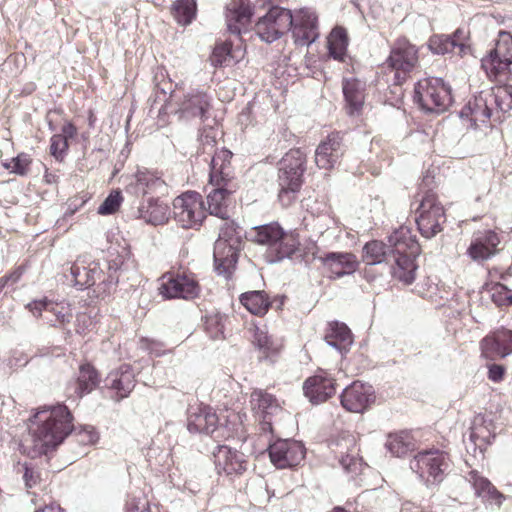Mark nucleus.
<instances>
[{"mask_svg": "<svg viewBox=\"0 0 512 512\" xmlns=\"http://www.w3.org/2000/svg\"><path fill=\"white\" fill-rule=\"evenodd\" d=\"M73 415L64 404L40 406L29 418L32 457L54 451L73 431Z\"/></svg>", "mask_w": 512, "mask_h": 512, "instance_id": "nucleus-1", "label": "nucleus"}, {"mask_svg": "<svg viewBox=\"0 0 512 512\" xmlns=\"http://www.w3.org/2000/svg\"><path fill=\"white\" fill-rule=\"evenodd\" d=\"M232 152L221 149L215 152L210 163V183L214 189L207 196L210 214L225 219L230 196L237 190L231 165Z\"/></svg>", "mask_w": 512, "mask_h": 512, "instance_id": "nucleus-2", "label": "nucleus"}, {"mask_svg": "<svg viewBox=\"0 0 512 512\" xmlns=\"http://www.w3.org/2000/svg\"><path fill=\"white\" fill-rule=\"evenodd\" d=\"M392 246L390 258L394 264L391 273L394 279L409 285L416 277L415 258L419 254V244L407 227H401L389 237Z\"/></svg>", "mask_w": 512, "mask_h": 512, "instance_id": "nucleus-3", "label": "nucleus"}, {"mask_svg": "<svg viewBox=\"0 0 512 512\" xmlns=\"http://www.w3.org/2000/svg\"><path fill=\"white\" fill-rule=\"evenodd\" d=\"M306 157L300 149H290L278 163V201L283 207L292 205L304 182Z\"/></svg>", "mask_w": 512, "mask_h": 512, "instance_id": "nucleus-4", "label": "nucleus"}, {"mask_svg": "<svg viewBox=\"0 0 512 512\" xmlns=\"http://www.w3.org/2000/svg\"><path fill=\"white\" fill-rule=\"evenodd\" d=\"M451 466L449 454L438 449L419 452L410 461V468L426 485L440 484Z\"/></svg>", "mask_w": 512, "mask_h": 512, "instance_id": "nucleus-5", "label": "nucleus"}, {"mask_svg": "<svg viewBox=\"0 0 512 512\" xmlns=\"http://www.w3.org/2000/svg\"><path fill=\"white\" fill-rule=\"evenodd\" d=\"M160 282V294L167 299L191 300L199 297L201 292L196 275L186 268H178L164 273Z\"/></svg>", "mask_w": 512, "mask_h": 512, "instance_id": "nucleus-6", "label": "nucleus"}, {"mask_svg": "<svg viewBox=\"0 0 512 512\" xmlns=\"http://www.w3.org/2000/svg\"><path fill=\"white\" fill-rule=\"evenodd\" d=\"M415 101L427 112H444L452 103L451 88L441 78L419 80L415 86Z\"/></svg>", "mask_w": 512, "mask_h": 512, "instance_id": "nucleus-7", "label": "nucleus"}, {"mask_svg": "<svg viewBox=\"0 0 512 512\" xmlns=\"http://www.w3.org/2000/svg\"><path fill=\"white\" fill-rule=\"evenodd\" d=\"M173 216L177 223L191 229L200 226L206 218V208L202 196L194 191L183 193L173 201Z\"/></svg>", "mask_w": 512, "mask_h": 512, "instance_id": "nucleus-8", "label": "nucleus"}, {"mask_svg": "<svg viewBox=\"0 0 512 512\" xmlns=\"http://www.w3.org/2000/svg\"><path fill=\"white\" fill-rule=\"evenodd\" d=\"M416 223L420 234L431 239L442 231V225L446 222L443 206L437 202L436 195L428 191L422 197L417 209Z\"/></svg>", "mask_w": 512, "mask_h": 512, "instance_id": "nucleus-9", "label": "nucleus"}, {"mask_svg": "<svg viewBox=\"0 0 512 512\" xmlns=\"http://www.w3.org/2000/svg\"><path fill=\"white\" fill-rule=\"evenodd\" d=\"M248 332L251 345L257 353L258 361L269 364L276 363L285 348L284 339L269 333L266 325L256 323L250 324Z\"/></svg>", "mask_w": 512, "mask_h": 512, "instance_id": "nucleus-10", "label": "nucleus"}, {"mask_svg": "<svg viewBox=\"0 0 512 512\" xmlns=\"http://www.w3.org/2000/svg\"><path fill=\"white\" fill-rule=\"evenodd\" d=\"M292 25L293 15L290 10L273 6L256 21L254 31L261 40L271 43L289 31Z\"/></svg>", "mask_w": 512, "mask_h": 512, "instance_id": "nucleus-11", "label": "nucleus"}, {"mask_svg": "<svg viewBox=\"0 0 512 512\" xmlns=\"http://www.w3.org/2000/svg\"><path fill=\"white\" fill-rule=\"evenodd\" d=\"M394 72V83L402 84L418 64V50L406 39H399L391 49L386 61Z\"/></svg>", "mask_w": 512, "mask_h": 512, "instance_id": "nucleus-12", "label": "nucleus"}, {"mask_svg": "<svg viewBox=\"0 0 512 512\" xmlns=\"http://www.w3.org/2000/svg\"><path fill=\"white\" fill-rule=\"evenodd\" d=\"M251 409L262 432H273V418L283 412L277 398L263 389H254L250 395Z\"/></svg>", "mask_w": 512, "mask_h": 512, "instance_id": "nucleus-13", "label": "nucleus"}, {"mask_svg": "<svg viewBox=\"0 0 512 512\" xmlns=\"http://www.w3.org/2000/svg\"><path fill=\"white\" fill-rule=\"evenodd\" d=\"M330 455H326V461L331 466L339 464L344 470L351 471L357 463L356 440L354 436L343 432L336 438L328 440Z\"/></svg>", "mask_w": 512, "mask_h": 512, "instance_id": "nucleus-14", "label": "nucleus"}, {"mask_svg": "<svg viewBox=\"0 0 512 512\" xmlns=\"http://www.w3.org/2000/svg\"><path fill=\"white\" fill-rule=\"evenodd\" d=\"M481 63L489 76L496 77L507 70L512 64V34L508 31H500L494 49L482 59Z\"/></svg>", "mask_w": 512, "mask_h": 512, "instance_id": "nucleus-15", "label": "nucleus"}, {"mask_svg": "<svg viewBox=\"0 0 512 512\" xmlns=\"http://www.w3.org/2000/svg\"><path fill=\"white\" fill-rule=\"evenodd\" d=\"M213 459L220 475L240 476L247 470L248 459L244 453L228 445H218L213 451Z\"/></svg>", "mask_w": 512, "mask_h": 512, "instance_id": "nucleus-16", "label": "nucleus"}, {"mask_svg": "<svg viewBox=\"0 0 512 512\" xmlns=\"http://www.w3.org/2000/svg\"><path fill=\"white\" fill-rule=\"evenodd\" d=\"M481 357L495 361L512 354V330L499 328L487 334L480 342Z\"/></svg>", "mask_w": 512, "mask_h": 512, "instance_id": "nucleus-17", "label": "nucleus"}, {"mask_svg": "<svg viewBox=\"0 0 512 512\" xmlns=\"http://www.w3.org/2000/svg\"><path fill=\"white\" fill-rule=\"evenodd\" d=\"M268 451L272 463L280 469L297 466L305 454L303 445L294 440H277Z\"/></svg>", "mask_w": 512, "mask_h": 512, "instance_id": "nucleus-18", "label": "nucleus"}, {"mask_svg": "<svg viewBox=\"0 0 512 512\" xmlns=\"http://www.w3.org/2000/svg\"><path fill=\"white\" fill-rule=\"evenodd\" d=\"M167 189L163 179V173L148 168L138 169L134 175V181L127 186V192L136 196H148L162 193Z\"/></svg>", "mask_w": 512, "mask_h": 512, "instance_id": "nucleus-19", "label": "nucleus"}, {"mask_svg": "<svg viewBox=\"0 0 512 512\" xmlns=\"http://www.w3.org/2000/svg\"><path fill=\"white\" fill-rule=\"evenodd\" d=\"M340 401L347 411L362 413L375 401V391L371 385L355 381L343 390Z\"/></svg>", "mask_w": 512, "mask_h": 512, "instance_id": "nucleus-20", "label": "nucleus"}, {"mask_svg": "<svg viewBox=\"0 0 512 512\" xmlns=\"http://www.w3.org/2000/svg\"><path fill=\"white\" fill-rule=\"evenodd\" d=\"M220 426L219 416L211 406L200 404L188 410L187 429L189 432L213 435Z\"/></svg>", "mask_w": 512, "mask_h": 512, "instance_id": "nucleus-21", "label": "nucleus"}, {"mask_svg": "<svg viewBox=\"0 0 512 512\" xmlns=\"http://www.w3.org/2000/svg\"><path fill=\"white\" fill-rule=\"evenodd\" d=\"M135 385V374L129 364H122L112 370L105 379V387L111 391V398L117 402L127 398Z\"/></svg>", "mask_w": 512, "mask_h": 512, "instance_id": "nucleus-22", "label": "nucleus"}, {"mask_svg": "<svg viewBox=\"0 0 512 512\" xmlns=\"http://www.w3.org/2000/svg\"><path fill=\"white\" fill-rule=\"evenodd\" d=\"M26 308L36 317H40L43 311L50 313L53 318L48 320L55 327H65L73 318L72 308L69 303L54 302L46 297L30 302Z\"/></svg>", "mask_w": 512, "mask_h": 512, "instance_id": "nucleus-23", "label": "nucleus"}, {"mask_svg": "<svg viewBox=\"0 0 512 512\" xmlns=\"http://www.w3.org/2000/svg\"><path fill=\"white\" fill-rule=\"evenodd\" d=\"M178 105L177 112L181 118L206 119V114L211 108L210 97L205 91L193 89L190 92L178 97L176 102Z\"/></svg>", "mask_w": 512, "mask_h": 512, "instance_id": "nucleus-24", "label": "nucleus"}, {"mask_svg": "<svg viewBox=\"0 0 512 512\" xmlns=\"http://www.w3.org/2000/svg\"><path fill=\"white\" fill-rule=\"evenodd\" d=\"M253 9L249 0H231L226 6L225 19L230 33L241 35L251 26Z\"/></svg>", "mask_w": 512, "mask_h": 512, "instance_id": "nucleus-25", "label": "nucleus"}, {"mask_svg": "<svg viewBox=\"0 0 512 512\" xmlns=\"http://www.w3.org/2000/svg\"><path fill=\"white\" fill-rule=\"evenodd\" d=\"M358 267V261L352 253L331 252L322 257V268L329 279L352 274Z\"/></svg>", "mask_w": 512, "mask_h": 512, "instance_id": "nucleus-26", "label": "nucleus"}, {"mask_svg": "<svg viewBox=\"0 0 512 512\" xmlns=\"http://www.w3.org/2000/svg\"><path fill=\"white\" fill-rule=\"evenodd\" d=\"M101 269L97 262L89 261L85 257H78L71 265L69 274L65 277L74 285L79 287H90L100 278Z\"/></svg>", "mask_w": 512, "mask_h": 512, "instance_id": "nucleus-27", "label": "nucleus"}, {"mask_svg": "<svg viewBox=\"0 0 512 512\" xmlns=\"http://www.w3.org/2000/svg\"><path fill=\"white\" fill-rule=\"evenodd\" d=\"M494 115L487 92H481L470 100L460 111L462 119H468L471 126L477 128L478 123H486Z\"/></svg>", "mask_w": 512, "mask_h": 512, "instance_id": "nucleus-28", "label": "nucleus"}, {"mask_svg": "<svg viewBox=\"0 0 512 512\" xmlns=\"http://www.w3.org/2000/svg\"><path fill=\"white\" fill-rule=\"evenodd\" d=\"M238 261V250L231 244L216 240L214 244V266L219 275L226 279L232 277Z\"/></svg>", "mask_w": 512, "mask_h": 512, "instance_id": "nucleus-29", "label": "nucleus"}, {"mask_svg": "<svg viewBox=\"0 0 512 512\" xmlns=\"http://www.w3.org/2000/svg\"><path fill=\"white\" fill-rule=\"evenodd\" d=\"M500 243L498 235L491 230L475 234L467 253L474 261H484L496 253Z\"/></svg>", "mask_w": 512, "mask_h": 512, "instance_id": "nucleus-30", "label": "nucleus"}, {"mask_svg": "<svg viewBox=\"0 0 512 512\" xmlns=\"http://www.w3.org/2000/svg\"><path fill=\"white\" fill-rule=\"evenodd\" d=\"M294 35L297 41L310 45L318 37L317 16L309 10L301 9L293 16Z\"/></svg>", "mask_w": 512, "mask_h": 512, "instance_id": "nucleus-31", "label": "nucleus"}, {"mask_svg": "<svg viewBox=\"0 0 512 512\" xmlns=\"http://www.w3.org/2000/svg\"><path fill=\"white\" fill-rule=\"evenodd\" d=\"M300 240L298 234L283 230L282 236L277 239L275 246L266 250L265 256L268 262L275 263L291 258L299 251Z\"/></svg>", "mask_w": 512, "mask_h": 512, "instance_id": "nucleus-32", "label": "nucleus"}, {"mask_svg": "<svg viewBox=\"0 0 512 512\" xmlns=\"http://www.w3.org/2000/svg\"><path fill=\"white\" fill-rule=\"evenodd\" d=\"M366 83L356 77H344L342 90L350 115L359 114L365 100Z\"/></svg>", "mask_w": 512, "mask_h": 512, "instance_id": "nucleus-33", "label": "nucleus"}, {"mask_svg": "<svg viewBox=\"0 0 512 512\" xmlns=\"http://www.w3.org/2000/svg\"><path fill=\"white\" fill-rule=\"evenodd\" d=\"M101 383V373L88 361L80 363L75 381V393L78 397L90 394Z\"/></svg>", "mask_w": 512, "mask_h": 512, "instance_id": "nucleus-34", "label": "nucleus"}, {"mask_svg": "<svg viewBox=\"0 0 512 512\" xmlns=\"http://www.w3.org/2000/svg\"><path fill=\"white\" fill-rule=\"evenodd\" d=\"M349 37L346 28L335 26L327 36L328 58L347 63L350 57L347 53Z\"/></svg>", "mask_w": 512, "mask_h": 512, "instance_id": "nucleus-35", "label": "nucleus"}, {"mask_svg": "<svg viewBox=\"0 0 512 512\" xmlns=\"http://www.w3.org/2000/svg\"><path fill=\"white\" fill-rule=\"evenodd\" d=\"M170 207L159 198L152 197L146 205L139 208V217L152 225H163L168 222Z\"/></svg>", "mask_w": 512, "mask_h": 512, "instance_id": "nucleus-36", "label": "nucleus"}, {"mask_svg": "<svg viewBox=\"0 0 512 512\" xmlns=\"http://www.w3.org/2000/svg\"><path fill=\"white\" fill-rule=\"evenodd\" d=\"M343 154L341 134L339 132L329 133L325 140H322V168H334Z\"/></svg>", "mask_w": 512, "mask_h": 512, "instance_id": "nucleus-37", "label": "nucleus"}, {"mask_svg": "<svg viewBox=\"0 0 512 512\" xmlns=\"http://www.w3.org/2000/svg\"><path fill=\"white\" fill-rule=\"evenodd\" d=\"M324 339L329 346L340 353L347 351L352 344L350 329L346 324L337 321L328 324Z\"/></svg>", "mask_w": 512, "mask_h": 512, "instance_id": "nucleus-38", "label": "nucleus"}, {"mask_svg": "<svg viewBox=\"0 0 512 512\" xmlns=\"http://www.w3.org/2000/svg\"><path fill=\"white\" fill-rule=\"evenodd\" d=\"M462 31L457 30L452 36L449 35H433L429 39V49L434 54L454 53L458 49V53L462 54L466 46L461 42L460 36Z\"/></svg>", "mask_w": 512, "mask_h": 512, "instance_id": "nucleus-39", "label": "nucleus"}, {"mask_svg": "<svg viewBox=\"0 0 512 512\" xmlns=\"http://www.w3.org/2000/svg\"><path fill=\"white\" fill-rule=\"evenodd\" d=\"M239 301L251 314L259 317L266 315L272 305L269 295L260 290L242 293Z\"/></svg>", "mask_w": 512, "mask_h": 512, "instance_id": "nucleus-40", "label": "nucleus"}, {"mask_svg": "<svg viewBox=\"0 0 512 512\" xmlns=\"http://www.w3.org/2000/svg\"><path fill=\"white\" fill-rule=\"evenodd\" d=\"M243 56L244 51L240 47L233 50L232 43L225 41L214 47L210 61L215 67L229 66L239 62Z\"/></svg>", "mask_w": 512, "mask_h": 512, "instance_id": "nucleus-41", "label": "nucleus"}, {"mask_svg": "<svg viewBox=\"0 0 512 512\" xmlns=\"http://www.w3.org/2000/svg\"><path fill=\"white\" fill-rule=\"evenodd\" d=\"M487 95L494 109L496 120H500V113L504 115L512 109V85L497 86L487 92Z\"/></svg>", "mask_w": 512, "mask_h": 512, "instance_id": "nucleus-42", "label": "nucleus"}, {"mask_svg": "<svg viewBox=\"0 0 512 512\" xmlns=\"http://www.w3.org/2000/svg\"><path fill=\"white\" fill-rule=\"evenodd\" d=\"M385 446L391 454L401 457L415 448V441L410 432L400 431L389 434Z\"/></svg>", "mask_w": 512, "mask_h": 512, "instance_id": "nucleus-43", "label": "nucleus"}, {"mask_svg": "<svg viewBox=\"0 0 512 512\" xmlns=\"http://www.w3.org/2000/svg\"><path fill=\"white\" fill-rule=\"evenodd\" d=\"M392 246H386L383 242L374 240L365 244L363 248V261L367 265H376L389 261Z\"/></svg>", "mask_w": 512, "mask_h": 512, "instance_id": "nucleus-44", "label": "nucleus"}, {"mask_svg": "<svg viewBox=\"0 0 512 512\" xmlns=\"http://www.w3.org/2000/svg\"><path fill=\"white\" fill-rule=\"evenodd\" d=\"M283 228L276 222L261 225L253 228V240L261 245H266L267 249L275 246L277 239L282 236Z\"/></svg>", "mask_w": 512, "mask_h": 512, "instance_id": "nucleus-45", "label": "nucleus"}, {"mask_svg": "<svg viewBox=\"0 0 512 512\" xmlns=\"http://www.w3.org/2000/svg\"><path fill=\"white\" fill-rule=\"evenodd\" d=\"M196 9L195 0H176L172 5V15L179 24L187 25L195 17Z\"/></svg>", "mask_w": 512, "mask_h": 512, "instance_id": "nucleus-46", "label": "nucleus"}, {"mask_svg": "<svg viewBox=\"0 0 512 512\" xmlns=\"http://www.w3.org/2000/svg\"><path fill=\"white\" fill-rule=\"evenodd\" d=\"M155 81L156 94L160 93L164 97H166V95L169 94V97L165 99V101L168 103L176 102L179 95L175 90H173L172 81L168 77H166V75L163 72H159L155 75Z\"/></svg>", "mask_w": 512, "mask_h": 512, "instance_id": "nucleus-47", "label": "nucleus"}, {"mask_svg": "<svg viewBox=\"0 0 512 512\" xmlns=\"http://www.w3.org/2000/svg\"><path fill=\"white\" fill-rule=\"evenodd\" d=\"M223 223L220 226L219 237L217 240H222L226 243H234L238 242L239 236V226L235 223V221L229 219V215L222 219Z\"/></svg>", "mask_w": 512, "mask_h": 512, "instance_id": "nucleus-48", "label": "nucleus"}, {"mask_svg": "<svg viewBox=\"0 0 512 512\" xmlns=\"http://www.w3.org/2000/svg\"><path fill=\"white\" fill-rule=\"evenodd\" d=\"M205 329L214 339L220 338L224 333V317L219 314H211L205 317Z\"/></svg>", "mask_w": 512, "mask_h": 512, "instance_id": "nucleus-49", "label": "nucleus"}, {"mask_svg": "<svg viewBox=\"0 0 512 512\" xmlns=\"http://www.w3.org/2000/svg\"><path fill=\"white\" fill-rule=\"evenodd\" d=\"M123 197L120 191H114L99 206L98 213L101 215H109L117 212L121 206Z\"/></svg>", "mask_w": 512, "mask_h": 512, "instance_id": "nucleus-50", "label": "nucleus"}, {"mask_svg": "<svg viewBox=\"0 0 512 512\" xmlns=\"http://www.w3.org/2000/svg\"><path fill=\"white\" fill-rule=\"evenodd\" d=\"M69 149V143L65 139V136L55 134L50 139V153L57 161H63L67 151Z\"/></svg>", "mask_w": 512, "mask_h": 512, "instance_id": "nucleus-51", "label": "nucleus"}, {"mask_svg": "<svg viewBox=\"0 0 512 512\" xmlns=\"http://www.w3.org/2000/svg\"><path fill=\"white\" fill-rule=\"evenodd\" d=\"M304 395L313 404H319L320 402V377L312 376L306 379L303 384Z\"/></svg>", "mask_w": 512, "mask_h": 512, "instance_id": "nucleus-52", "label": "nucleus"}, {"mask_svg": "<svg viewBox=\"0 0 512 512\" xmlns=\"http://www.w3.org/2000/svg\"><path fill=\"white\" fill-rule=\"evenodd\" d=\"M492 301L499 307L512 304V290L502 284H496L492 289Z\"/></svg>", "mask_w": 512, "mask_h": 512, "instance_id": "nucleus-53", "label": "nucleus"}, {"mask_svg": "<svg viewBox=\"0 0 512 512\" xmlns=\"http://www.w3.org/2000/svg\"><path fill=\"white\" fill-rule=\"evenodd\" d=\"M12 173L26 176L30 171L32 164V158L26 153H20L16 157L12 158Z\"/></svg>", "mask_w": 512, "mask_h": 512, "instance_id": "nucleus-54", "label": "nucleus"}, {"mask_svg": "<svg viewBox=\"0 0 512 512\" xmlns=\"http://www.w3.org/2000/svg\"><path fill=\"white\" fill-rule=\"evenodd\" d=\"M95 327V320L90 313L82 312L76 316L75 330L78 334L86 335Z\"/></svg>", "mask_w": 512, "mask_h": 512, "instance_id": "nucleus-55", "label": "nucleus"}, {"mask_svg": "<svg viewBox=\"0 0 512 512\" xmlns=\"http://www.w3.org/2000/svg\"><path fill=\"white\" fill-rule=\"evenodd\" d=\"M33 497L31 498V502L38 506V508L34 512H64L59 504L55 501H50L48 504L45 501H41L35 492H31Z\"/></svg>", "mask_w": 512, "mask_h": 512, "instance_id": "nucleus-56", "label": "nucleus"}, {"mask_svg": "<svg viewBox=\"0 0 512 512\" xmlns=\"http://www.w3.org/2000/svg\"><path fill=\"white\" fill-rule=\"evenodd\" d=\"M126 512H151L146 499L132 497L126 502Z\"/></svg>", "mask_w": 512, "mask_h": 512, "instance_id": "nucleus-57", "label": "nucleus"}, {"mask_svg": "<svg viewBox=\"0 0 512 512\" xmlns=\"http://www.w3.org/2000/svg\"><path fill=\"white\" fill-rule=\"evenodd\" d=\"M336 386L335 379L330 377L328 373L322 371V401L336 393Z\"/></svg>", "mask_w": 512, "mask_h": 512, "instance_id": "nucleus-58", "label": "nucleus"}, {"mask_svg": "<svg viewBox=\"0 0 512 512\" xmlns=\"http://www.w3.org/2000/svg\"><path fill=\"white\" fill-rule=\"evenodd\" d=\"M471 480L475 489V493L479 497L485 495V493L489 490V487L492 485L488 479L478 476L476 473H471Z\"/></svg>", "mask_w": 512, "mask_h": 512, "instance_id": "nucleus-59", "label": "nucleus"}, {"mask_svg": "<svg viewBox=\"0 0 512 512\" xmlns=\"http://www.w3.org/2000/svg\"><path fill=\"white\" fill-rule=\"evenodd\" d=\"M23 478L28 489H33L41 483L40 473L32 467L25 466Z\"/></svg>", "mask_w": 512, "mask_h": 512, "instance_id": "nucleus-60", "label": "nucleus"}, {"mask_svg": "<svg viewBox=\"0 0 512 512\" xmlns=\"http://www.w3.org/2000/svg\"><path fill=\"white\" fill-rule=\"evenodd\" d=\"M505 368L499 364H491L488 367V378L493 382H499L503 379Z\"/></svg>", "mask_w": 512, "mask_h": 512, "instance_id": "nucleus-61", "label": "nucleus"}, {"mask_svg": "<svg viewBox=\"0 0 512 512\" xmlns=\"http://www.w3.org/2000/svg\"><path fill=\"white\" fill-rule=\"evenodd\" d=\"M60 136H65V139L68 141L69 139H73L77 136L78 129L72 122H66L61 128Z\"/></svg>", "mask_w": 512, "mask_h": 512, "instance_id": "nucleus-62", "label": "nucleus"}, {"mask_svg": "<svg viewBox=\"0 0 512 512\" xmlns=\"http://www.w3.org/2000/svg\"><path fill=\"white\" fill-rule=\"evenodd\" d=\"M25 269L26 268L24 265H20L14 268L10 273L6 274L5 276L7 277L9 283L18 282L22 275L24 274Z\"/></svg>", "mask_w": 512, "mask_h": 512, "instance_id": "nucleus-63", "label": "nucleus"}, {"mask_svg": "<svg viewBox=\"0 0 512 512\" xmlns=\"http://www.w3.org/2000/svg\"><path fill=\"white\" fill-rule=\"evenodd\" d=\"M482 498H487L488 500H493L498 504H501L503 495L493 486L489 487V490L482 496Z\"/></svg>", "mask_w": 512, "mask_h": 512, "instance_id": "nucleus-64", "label": "nucleus"}]
</instances>
